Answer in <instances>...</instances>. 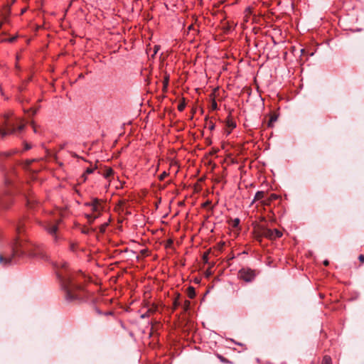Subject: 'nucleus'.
<instances>
[{
  "instance_id": "1",
  "label": "nucleus",
  "mask_w": 364,
  "mask_h": 364,
  "mask_svg": "<svg viewBox=\"0 0 364 364\" xmlns=\"http://www.w3.org/2000/svg\"><path fill=\"white\" fill-rule=\"evenodd\" d=\"M52 264L66 301L91 302L95 312L98 315L103 314V312L95 305V299L92 297L91 293L77 283L76 279L77 274L85 277L82 271L80 270L77 272L71 271L68 263L63 260L52 262Z\"/></svg>"
},
{
  "instance_id": "2",
  "label": "nucleus",
  "mask_w": 364,
  "mask_h": 364,
  "mask_svg": "<svg viewBox=\"0 0 364 364\" xmlns=\"http://www.w3.org/2000/svg\"><path fill=\"white\" fill-rule=\"evenodd\" d=\"M28 259L49 260L46 252H3L0 254V264L4 267L23 262Z\"/></svg>"
},
{
  "instance_id": "3",
  "label": "nucleus",
  "mask_w": 364,
  "mask_h": 364,
  "mask_svg": "<svg viewBox=\"0 0 364 364\" xmlns=\"http://www.w3.org/2000/svg\"><path fill=\"white\" fill-rule=\"evenodd\" d=\"M2 124L3 127H0V135L1 137L14 134L16 131L21 132L25 127L22 120L15 117L12 111H9L4 114Z\"/></svg>"
},
{
  "instance_id": "4",
  "label": "nucleus",
  "mask_w": 364,
  "mask_h": 364,
  "mask_svg": "<svg viewBox=\"0 0 364 364\" xmlns=\"http://www.w3.org/2000/svg\"><path fill=\"white\" fill-rule=\"evenodd\" d=\"M87 205L90 207L92 213L87 214L86 217L90 223H92L96 218H97L102 210V205L99 200L94 199L90 203H87Z\"/></svg>"
},
{
  "instance_id": "5",
  "label": "nucleus",
  "mask_w": 364,
  "mask_h": 364,
  "mask_svg": "<svg viewBox=\"0 0 364 364\" xmlns=\"http://www.w3.org/2000/svg\"><path fill=\"white\" fill-rule=\"evenodd\" d=\"M238 278L245 282H252L256 277L255 271L249 267H242L238 272Z\"/></svg>"
},
{
  "instance_id": "6",
  "label": "nucleus",
  "mask_w": 364,
  "mask_h": 364,
  "mask_svg": "<svg viewBox=\"0 0 364 364\" xmlns=\"http://www.w3.org/2000/svg\"><path fill=\"white\" fill-rule=\"evenodd\" d=\"M229 227L231 228L232 233L234 236H237L240 234L241 230L240 220L239 218L229 219L228 220Z\"/></svg>"
},
{
  "instance_id": "7",
  "label": "nucleus",
  "mask_w": 364,
  "mask_h": 364,
  "mask_svg": "<svg viewBox=\"0 0 364 364\" xmlns=\"http://www.w3.org/2000/svg\"><path fill=\"white\" fill-rule=\"evenodd\" d=\"M262 234L271 240L281 237L282 233L281 231L277 229H268V228H262Z\"/></svg>"
},
{
  "instance_id": "8",
  "label": "nucleus",
  "mask_w": 364,
  "mask_h": 364,
  "mask_svg": "<svg viewBox=\"0 0 364 364\" xmlns=\"http://www.w3.org/2000/svg\"><path fill=\"white\" fill-rule=\"evenodd\" d=\"M18 249H25L29 250L27 243L19 238L16 239L12 243V250H18Z\"/></svg>"
},
{
  "instance_id": "9",
  "label": "nucleus",
  "mask_w": 364,
  "mask_h": 364,
  "mask_svg": "<svg viewBox=\"0 0 364 364\" xmlns=\"http://www.w3.org/2000/svg\"><path fill=\"white\" fill-rule=\"evenodd\" d=\"M227 134H230L233 129L236 127V122L233 118L229 115L226 119Z\"/></svg>"
},
{
  "instance_id": "10",
  "label": "nucleus",
  "mask_w": 364,
  "mask_h": 364,
  "mask_svg": "<svg viewBox=\"0 0 364 364\" xmlns=\"http://www.w3.org/2000/svg\"><path fill=\"white\" fill-rule=\"evenodd\" d=\"M254 7L252 6H247L244 11L243 22L248 23L250 19V16L253 14Z\"/></svg>"
},
{
  "instance_id": "11",
  "label": "nucleus",
  "mask_w": 364,
  "mask_h": 364,
  "mask_svg": "<svg viewBox=\"0 0 364 364\" xmlns=\"http://www.w3.org/2000/svg\"><path fill=\"white\" fill-rule=\"evenodd\" d=\"M46 229L50 235H55L58 230V224L57 223H48L46 225Z\"/></svg>"
},
{
  "instance_id": "12",
  "label": "nucleus",
  "mask_w": 364,
  "mask_h": 364,
  "mask_svg": "<svg viewBox=\"0 0 364 364\" xmlns=\"http://www.w3.org/2000/svg\"><path fill=\"white\" fill-rule=\"evenodd\" d=\"M278 198V196L275 193H272L267 198L262 200V204L264 205H269L272 201L277 200Z\"/></svg>"
},
{
  "instance_id": "13",
  "label": "nucleus",
  "mask_w": 364,
  "mask_h": 364,
  "mask_svg": "<svg viewBox=\"0 0 364 364\" xmlns=\"http://www.w3.org/2000/svg\"><path fill=\"white\" fill-rule=\"evenodd\" d=\"M264 191H257L255 196L254 200L252 203H255V201L264 200Z\"/></svg>"
},
{
  "instance_id": "14",
  "label": "nucleus",
  "mask_w": 364,
  "mask_h": 364,
  "mask_svg": "<svg viewBox=\"0 0 364 364\" xmlns=\"http://www.w3.org/2000/svg\"><path fill=\"white\" fill-rule=\"evenodd\" d=\"M215 356L220 360V361L223 363H225V364H232L233 363L227 359L226 358L223 357L222 355L219 354V353H215Z\"/></svg>"
},
{
  "instance_id": "15",
  "label": "nucleus",
  "mask_w": 364,
  "mask_h": 364,
  "mask_svg": "<svg viewBox=\"0 0 364 364\" xmlns=\"http://www.w3.org/2000/svg\"><path fill=\"white\" fill-rule=\"evenodd\" d=\"M187 294L189 298L193 299L196 296V290L193 287H189L187 289Z\"/></svg>"
},
{
  "instance_id": "16",
  "label": "nucleus",
  "mask_w": 364,
  "mask_h": 364,
  "mask_svg": "<svg viewBox=\"0 0 364 364\" xmlns=\"http://www.w3.org/2000/svg\"><path fill=\"white\" fill-rule=\"evenodd\" d=\"M186 104L184 98H182L179 104L178 105V110L179 112H183L184 109L186 108Z\"/></svg>"
},
{
  "instance_id": "17",
  "label": "nucleus",
  "mask_w": 364,
  "mask_h": 364,
  "mask_svg": "<svg viewBox=\"0 0 364 364\" xmlns=\"http://www.w3.org/2000/svg\"><path fill=\"white\" fill-rule=\"evenodd\" d=\"M113 173L114 171L112 168H107L104 173V176L105 178L109 179L113 175Z\"/></svg>"
},
{
  "instance_id": "18",
  "label": "nucleus",
  "mask_w": 364,
  "mask_h": 364,
  "mask_svg": "<svg viewBox=\"0 0 364 364\" xmlns=\"http://www.w3.org/2000/svg\"><path fill=\"white\" fill-rule=\"evenodd\" d=\"M321 364H332L331 358L329 355H324Z\"/></svg>"
},
{
  "instance_id": "19",
  "label": "nucleus",
  "mask_w": 364,
  "mask_h": 364,
  "mask_svg": "<svg viewBox=\"0 0 364 364\" xmlns=\"http://www.w3.org/2000/svg\"><path fill=\"white\" fill-rule=\"evenodd\" d=\"M168 82H169V75H166L164 76V81H163V84H164L163 90H165L167 88L168 85Z\"/></svg>"
},
{
  "instance_id": "20",
  "label": "nucleus",
  "mask_w": 364,
  "mask_h": 364,
  "mask_svg": "<svg viewBox=\"0 0 364 364\" xmlns=\"http://www.w3.org/2000/svg\"><path fill=\"white\" fill-rule=\"evenodd\" d=\"M206 125L208 127V129L210 130H213L215 129V124L212 121H208V119L206 118Z\"/></svg>"
},
{
  "instance_id": "21",
  "label": "nucleus",
  "mask_w": 364,
  "mask_h": 364,
  "mask_svg": "<svg viewBox=\"0 0 364 364\" xmlns=\"http://www.w3.org/2000/svg\"><path fill=\"white\" fill-rule=\"evenodd\" d=\"M169 175V172L164 171L159 176V180L162 181Z\"/></svg>"
},
{
  "instance_id": "22",
  "label": "nucleus",
  "mask_w": 364,
  "mask_h": 364,
  "mask_svg": "<svg viewBox=\"0 0 364 364\" xmlns=\"http://www.w3.org/2000/svg\"><path fill=\"white\" fill-rule=\"evenodd\" d=\"M210 252H205V254L202 256V260L205 264H208V254Z\"/></svg>"
},
{
  "instance_id": "23",
  "label": "nucleus",
  "mask_w": 364,
  "mask_h": 364,
  "mask_svg": "<svg viewBox=\"0 0 364 364\" xmlns=\"http://www.w3.org/2000/svg\"><path fill=\"white\" fill-rule=\"evenodd\" d=\"M218 109V104L215 99H213L212 103H211V109L212 110H216Z\"/></svg>"
},
{
  "instance_id": "24",
  "label": "nucleus",
  "mask_w": 364,
  "mask_h": 364,
  "mask_svg": "<svg viewBox=\"0 0 364 364\" xmlns=\"http://www.w3.org/2000/svg\"><path fill=\"white\" fill-rule=\"evenodd\" d=\"M95 167H88L85 171V174H90L94 172Z\"/></svg>"
},
{
  "instance_id": "25",
  "label": "nucleus",
  "mask_w": 364,
  "mask_h": 364,
  "mask_svg": "<svg viewBox=\"0 0 364 364\" xmlns=\"http://www.w3.org/2000/svg\"><path fill=\"white\" fill-rule=\"evenodd\" d=\"M173 305L174 309H176L177 307H178L181 305V302H180L179 299H175L173 302Z\"/></svg>"
},
{
  "instance_id": "26",
  "label": "nucleus",
  "mask_w": 364,
  "mask_h": 364,
  "mask_svg": "<svg viewBox=\"0 0 364 364\" xmlns=\"http://www.w3.org/2000/svg\"><path fill=\"white\" fill-rule=\"evenodd\" d=\"M277 120V117H274V116H272L271 117L269 122H268V126L269 127H272V124Z\"/></svg>"
},
{
  "instance_id": "27",
  "label": "nucleus",
  "mask_w": 364,
  "mask_h": 364,
  "mask_svg": "<svg viewBox=\"0 0 364 364\" xmlns=\"http://www.w3.org/2000/svg\"><path fill=\"white\" fill-rule=\"evenodd\" d=\"M204 274H205V277H207V278L210 277L213 274L212 271L210 270V267H209L208 269H206Z\"/></svg>"
},
{
  "instance_id": "28",
  "label": "nucleus",
  "mask_w": 364,
  "mask_h": 364,
  "mask_svg": "<svg viewBox=\"0 0 364 364\" xmlns=\"http://www.w3.org/2000/svg\"><path fill=\"white\" fill-rule=\"evenodd\" d=\"M160 50V46L156 45L154 48V55H156Z\"/></svg>"
},
{
  "instance_id": "29",
  "label": "nucleus",
  "mask_w": 364,
  "mask_h": 364,
  "mask_svg": "<svg viewBox=\"0 0 364 364\" xmlns=\"http://www.w3.org/2000/svg\"><path fill=\"white\" fill-rule=\"evenodd\" d=\"M31 127H32V128L33 129V132L35 133H37L38 132L37 126H36V124L33 122L31 123Z\"/></svg>"
},
{
  "instance_id": "30",
  "label": "nucleus",
  "mask_w": 364,
  "mask_h": 364,
  "mask_svg": "<svg viewBox=\"0 0 364 364\" xmlns=\"http://www.w3.org/2000/svg\"><path fill=\"white\" fill-rule=\"evenodd\" d=\"M31 148V146L29 144H28L26 142L24 144V149L25 150H28Z\"/></svg>"
},
{
  "instance_id": "31",
  "label": "nucleus",
  "mask_w": 364,
  "mask_h": 364,
  "mask_svg": "<svg viewBox=\"0 0 364 364\" xmlns=\"http://www.w3.org/2000/svg\"><path fill=\"white\" fill-rule=\"evenodd\" d=\"M358 259L360 262L364 263V255H359Z\"/></svg>"
},
{
  "instance_id": "32",
  "label": "nucleus",
  "mask_w": 364,
  "mask_h": 364,
  "mask_svg": "<svg viewBox=\"0 0 364 364\" xmlns=\"http://www.w3.org/2000/svg\"><path fill=\"white\" fill-rule=\"evenodd\" d=\"M107 226V223H105L104 225H102L100 228L101 232H104Z\"/></svg>"
},
{
  "instance_id": "33",
  "label": "nucleus",
  "mask_w": 364,
  "mask_h": 364,
  "mask_svg": "<svg viewBox=\"0 0 364 364\" xmlns=\"http://www.w3.org/2000/svg\"><path fill=\"white\" fill-rule=\"evenodd\" d=\"M185 303H186L185 310H187L189 308L190 302L186 300Z\"/></svg>"
},
{
  "instance_id": "34",
  "label": "nucleus",
  "mask_w": 364,
  "mask_h": 364,
  "mask_svg": "<svg viewBox=\"0 0 364 364\" xmlns=\"http://www.w3.org/2000/svg\"><path fill=\"white\" fill-rule=\"evenodd\" d=\"M16 231H17L18 234H21L23 232V230L21 229V228L20 226H18L16 228Z\"/></svg>"
},
{
  "instance_id": "35",
  "label": "nucleus",
  "mask_w": 364,
  "mask_h": 364,
  "mask_svg": "<svg viewBox=\"0 0 364 364\" xmlns=\"http://www.w3.org/2000/svg\"><path fill=\"white\" fill-rule=\"evenodd\" d=\"M149 316V313L146 312L141 316V318H144Z\"/></svg>"
},
{
  "instance_id": "36",
  "label": "nucleus",
  "mask_w": 364,
  "mask_h": 364,
  "mask_svg": "<svg viewBox=\"0 0 364 364\" xmlns=\"http://www.w3.org/2000/svg\"><path fill=\"white\" fill-rule=\"evenodd\" d=\"M323 264L326 267H327V266H328V264H329V261H328V260H327V259H325V260L323 261Z\"/></svg>"
},
{
  "instance_id": "37",
  "label": "nucleus",
  "mask_w": 364,
  "mask_h": 364,
  "mask_svg": "<svg viewBox=\"0 0 364 364\" xmlns=\"http://www.w3.org/2000/svg\"><path fill=\"white\" fill-rule=\"evenodd\" d=\"M141 252L142 256H147L149 252L143 251V252Z\"/></svg>"
},
{
  "instance_id": "38",
  "label": "nucleus",
  "mask_w": 364,
  "mask_h": 364,
  "mask_svg": "<svg viewBox=\"0 0 364 364\" xmlns=\"http://www.w3.org/2000/svg\"><path fill=\"white\" fill-rule=\"evenodd\" d=\"M31 114L33 115L36 113V109H31Z\"/></svg>"
},
{
  "instance_id": "39",
  "label": "nucleus",
  "mask_w": 364,
  "mask_h": 364,
  "mask_svg": "<svg viewBox=\"0 0 364 364\" xmlns=\"http://www.w3.org/2000/svg\"><path fill=\"white\" fill-rule=\"evenodd\" d=\"M103 314L106 315V316L111 315V314H112V311H107V312L103 313Z\"/></svg>"
},
{
  "instance_id": "40",
  "label": "nucleus",
  "mask_w": 364,
  "mask_h": 364,
  "mask_svg": "<svg viewBox=\"0 0 364 364\" xmlns=\"http://www.w3.org/2000/svg\"><path fill=\"white\" fill-rule=\"evenodd\" d=\"M0 93L2 96H4V92H3V90H2V88L0 86Z\"/></svg>"
},
{
  "instance_id": "41",
  "label": "nucleus",
  "mask_w": 364,
  "mask_h": 364,
  "mask_svg": "<svg viewBox=\"0 0 364 364\" xmlns=\"http://www.w3.org/2000/svg\"><path fill=\"white\" fill-rule=\"evenodd\" d=\"M159 162L158 163L157 166H156V171L159 170Z\"/></svg>"
},
{
  "instance_id": "42",
  "label": "nucleus",
  "mask_w": 364,
  "mask_h": 364,
  "mask_svg": "<svg viewBox=\"0 0 364 364\" xmlns=\"http://www.w3.org/2000/svg\"><path fill=\"white\" fill-rule=\"evenodd\" d=\"M2 205H4V208H9V206L5 205H4V204H3V203H2Z\"/></svg>"
},
{
  "instance_id": "43",
  "label": "nucleus",
  "mask_w": 364,
  "mask_h": 364,
  "mask_svg": "<svg viewBox=\"0 0 364 364\" xmlns=\"http://www.w3.org/2000/svg\"><path fill=\"white\" fill-rule=\"evenodd\" d=\"M236 343L237 345H239V346H242V343Z\"/></svg>"
},
{
  "instance_id": "44",
  "label": "nucleus",
  "mask_w": 364,
  "mask_h": 364,
  "mask_svg": "<svg viewBox=\"0 0 364 364\" xmlns=\"http://www.w3.org/2000/svg\"><path fill=\"white\" fill-rule=\"evenodd\" d=\"M243 254H247L248 252H246V251H244V252H242Z\"/></svg>"
}]
</instances>
